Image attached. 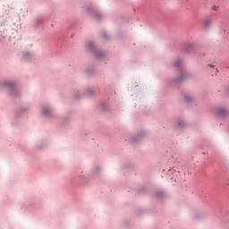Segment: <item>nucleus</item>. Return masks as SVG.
Wrapping results in <instances>:
<instances>
[{"mask_svg":"<svg viewBox=\"0 0 229 229\" xmlns=\"http://www.w3.org/2000/svg\"><path fill=\"white\" fill-rule=\"evenodd\" d=\"M181 64H182V60L177 59V60L175 61V63H174V65H175V67H178V66H180Z\"/></svg>","mask_w":229,"mask_h":229,"instance_id":"f03ea898","label":"nucleus"},{"mask_svg":"<svg viewBox=\"0 0 229 229\" xmlns=\"http://www.w3.org/2000/svg\"><path fill=\"white\" fill-rule=\"evenodd\" d=\"M99 17H101V14H99V15L97 14V15H96V18H97L98 20H99Z\"/></svg>","mask_w":229,"mask_h":229,"instance_id":"423d86ee","label":"nucleus"},{"mask_svg":"<svg viewBox=\"0 0 229 229\" xmlns=\"http://www.w3.org/2000/svg\"><path fill=\"white\" fill-rule=\"evenodd\" d=\"M216 72H217V69H216Z\"/></svg>","mask_w":229,"mask_h":229,"instance_id":"1a4fd4ad","label":"nucleus"},{"mask_svg":"<svg viewBox=\"0 0 229 229\" xmlns=\"http://www.w3.org/2000/svg\"><path fill=\"white\" fill-rule=\"evenodd\" d=\"M48 112H49V109H44V110H43V113L45 114V115H47V114H48Z\"/></svg>","mask_w":229,"mask_h":229,"instance_id":"20e7f679","label":"nucleus"},{"mask_svg":"<svg viewBox=\"0 0 229 229\" xmlns=\"http://www.w3.org/2000/svg\"><path fill=\"white\" fill-rule=\"evenodd\" d=\"M179 126H182V123H179Z\"/></svg>","mask_w":229,"mask_h":229,"instance_id":"0eeeda50","label":"nucleus"},{"mask_svg":"<svg viewBox=\"0 0 229 229\" xmlns=\"http://www.w3.org/2000/svg\"><path fill=\"white\" fill-rule=\"evenodd\" d=\"M209 67H214V66H212V64H210Z\"/></svg>","mask_w":229,"mask_h":229,"instance_id":"6e6552de","label":"nucleus"},{"mask_svg":"<svg viewBox=\"0 0 229 229\" xmlns=\"http://www.w3.org/2000/svg\"><path fill=\"white\" fill-rule=\"evenodd\" d=\"M216 113L220 117H225V115H228V110L223 106L217 107Z\"/></svg>","mask_w":229,"mask_h":229,"instance_id":"f257e3e1","label":"nucleus"},{"mask_svg":"<svg viewBox=\"0 0 229 229\" xmlns=\"http://www.w3.org/2000/svg\"><path fill=\"white\" fill-rule=\"evenodd\" d=\"M210 22H211L210 21H206V26H208V24H210Z\"/></svg>","mask_w":229,"mask_h":229,"instance_id":"39448f33","label":"nucleus"},{"mask_svg":"<svg viewBox=\"0 0 229 229\" xmlns=\"http://www.w3.org/2000/svg\"><path fill=\"white\" fill-rule=\"evenodd\" d=\"M185 101H187V103H189V101H191V96H187L184 98Z\"/></svg>","mask_w":229,"mask_h":229,"instance_id":"7ed1b4c3","label":"nucleus"}]
</instances>
